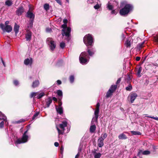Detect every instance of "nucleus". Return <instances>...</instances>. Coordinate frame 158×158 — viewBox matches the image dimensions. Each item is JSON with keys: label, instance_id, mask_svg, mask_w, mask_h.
<instances>
[{"label": "nucleus", "instance_id": "obj_41", "mask_svg": "<svg viewBox=\"0 0 158 158\" xmlns=\"http://www.w3.org/2000/svg\"><path fill=\"white\" fill-rule=\"evenodd\" d=\"M65 46V43L64 42H62L60 44V47L61 48L63 49Z\"/></svg>", "mask_w": 158, "mask_h": 158}, {"label": "nucleus", "instance_id": "obj_61", "mask_svg": "<svg viewBox=\"0 0 158 158\" xmlns=\"http://www.w3.org/2000/svg\"><path fill=\"white\" fill-rule=\"evenodd\" d=\"M54 145L56 147L58 146L59 144V143L57 142H56L54 143Z\"/></svg>", "mask_w": 158, "mask_h": 158}, {"label": "nucleus", "instance_id": "obj_43", "mask_svg": "<svg viewBox=\"0 0 158 158\" xmlns=\"http://www.w3.org/2000/svg\"><path fill=\"white\" fill-rule=\"evenodd\" d=\"M13 83L14 85L16 86H18L19 84V81L17 80H14Z\"/></svg>", "mask_w": 158, "mask_h": 158}, {"label": "nucleus", "instance_id": "obj_1", "mask_svg": "<svg viewBox=\"0 0 158 158\" xmlns=\"http://www.w3.org/2000/svg\"><path fill=\"white\" fill-rule=\"evenodd\" d=\"M93 46L87 47V52H82L79 57L80 62L82 64H86L89 61L90 56H92L96 51L95 48L93 47Z\"/></svg>", "mask_w": 158, "mask_h": 158}, {"label": "nucleus", "instance_id": "obj_3", "mask_svg": "<svg viewBox=\"0 0 158 158\" xmlns=\"http://www.w3.org/2000/svg\"><path fill=\"white\" fill-rule=\"evenodd\" d=\"M68 124L66 120L63 121L62 123L60 124L59 126H56V128L58 131L59 135L63 134L64 132L68 133L70 131L69 128H67V130L65 128L67 127Z\"/></svg>", "mask_w": 158, "mask_h": 158}, {"label": "nucleus", "instance_id": "obj_23", "mask_svg": "<svg viewBox=\"0 0 158 158\" xmlns=\"http://www.w3.org/2000/svg\"><path fill=\"white\" fill-rule=\"evenodd\" d=\"M19 27L15 23L14 28V30L16 35H17L19 32Z\"/></svg>", "mask_w": 158, "mask_h": 158}, {"label": "nucleus", "instance_id": "obj_30", "mask_svg": "<svg viewBox=\"0 0 158 158\" xmlns=\"http://www.w3.org/2000/svg\"><path fill=\"white\" fill-rule=\"evenodd\" d=\"M69 80L70 82L71 83H73L74 81V76L73 75L70 76L69 77Z\"/></svg>", "mask_w": 158, "mask_h": 158}, {"label": "nucleus", "instance_id": "obj_29", "mask_svg": "<svg viewBox=\"0 0 158 158\" xmlns=\"http://www.w3.org/2000/svg\"><path fill=\"white\" fill-rule=\"evenodd\" d=\"M113 93V92L111 91V90L109 89L106 93V97L109 98L112 95Z\"/></svg>", "mask_w": 158, "mask_h": 158}, {"label": "nucleus", "instance_id": "obj_7", "mask_svg": "<svg viewBox=\"0 0 158 158\" xmlns=\"http://www.w3.org/2000/svg\"><path fill=\"white\" fill-rule=\"evenodd\" d=\"M47 43L49 45L50 49L53 51L54 50L56 47V44L52 39L51 38H48L47 39Z\"/></svg>", "mask_w": 158, "mask_h": 158}, {"label": "nucleus", "instance_id": "obj_12", "mask_svg": "<svg viewBox=\"0 0 158 158\" xmlns=\"http://www.w3.org/2000/svg\"><path fill=\"white\" fill-rule=\"evenodd\" d=\"M104 140L102 137H99L98 140V146L100 148H102L104 145Z\"/></svg>", "mask_w": 158, "mask_h": 158}, {"label": "nucleus", "instance_id": "obj_4", "mask_svg": "<svg viewBox=\"0 0 158 158\" xmlns=\"http://www.w3.org/2000/svg\"><path fill=\"white\" fill-rule=\"evenodd\" d=\"M133 9V5L131 4H126L124 7L119 11V13L122 16L127 15L128 13L132 11Z\"/></svg>", "mask_w": 158, "mask_h": 158}, {"label": "nucleus", "instance_id": "obj_57", "mask_svg": "<svg viewBox=\"0 0 158 158\" xmlns=\"http://www.w3.org/2000/svg\"><path fill=\"white\" fill-rule=\"evenodd\" d=\"M58 85H60L61 84V82L60 80H58L56 81Z\"/></svg>", "mask_w": 158, "mask_h": 158}, {"label": "nucleus", "instance_id": "obj_48", "mask_svg": "<svg viewBox=\"0 0 158 158\" xmlns=\"http://www.w3.org/2000/svg\"><path fill=\"white\" fill-rule=\"evenodd\" d=\"M94 8L95 9H98L100 8V6L98 4H97L94 6Z\"/></svg>", "mask_w": 158, "mask_h": 158}, {"label": "nucleus", "instance_id": "obj_63", "mask_svg": "<svg viewBox=\"0 0 158 158\" xmlns=\"http://www.w3.org/2000/svg\"><path fill=\"white\" fill-rule=\"evenodd\" d=\"M140 59V58L139 56H137L136 58V60L137 61L139 60Z\"/></svg>", "mask_w": 158, "mask_h": 158}, {"label": "nucleus", "instance_id": "obj_32", "mask_svg": "<svg viewBox=\"0 0 158 158\" xmlns=\"http://www.w3.org/2000/svg\"><path fill=\"white\" fill-rule=\"evenodd\" d=\"M98 119V118H96L95 117H93L91 121V124H95V123H97V122Z\"/></svg>", "mask_w": 158, "mask_h": 158}, {"label": "nucleus", "instance_id": "obj_45", "mask_svg": "<svg viewBox=\"0 0 158 158\" xmlns=\"http://www.w3.org/2000/svg\"><path fill=\"white\" fill-rule=\"evenodd\" d=\"M4 121H2L1 123H0V128H2L3 127L4 125Z\"/></svg>", "mask_w": 158, "mask_h": 158}, {"label": "nucleus", "instance_id": "obj_28", "mask_svg": "<svg viewBox=\"0 0 158 158\" xmlns=\"http://www.w3.org/2000/svg\"><path fill=\"white\" fill-rule=\"evenodd\" d=\"M142 70V68L141 67H139L138 68V69L137 70V74L138 77L141 76L140 73Z\"/></svg>", "mask_w": 158, "mask_h": 158}, {"label": "nucleus", "instance_id": "obj_49", "mask_svg": "<svg viewBox=\"0 0 158 158\" xmlns=\"http://www.w3.org/2000/svg\"><path fill=\"white\" fill-rule=\"evenodd\" d=\"M147 117L153 118L155 120L158 121V117H155L151 116H146Z\"/></svg>", "mask_w": 158, "mask_h": 158}, {"label": "nucleus", "instance_id": "obj_54", "mask_svg": "<svg viewBox=\"0 0 158 158\" xmlns=\"http://www.w3.org/2000/svg\"><path fill=\"white\" fill-rule=\"evenodd\" d=\"M52 31L51 28H47L46 29V31L47 32H50Z\"/></svg>", "mask_w": 158, "mask_h": 158}, {"label": "nucleus", "instance_id": "obj_11", "mask_svg": "<svg viewBox=\"0 0 158 158\" xmlns=\"http://www.w3.org/2000/svg\"><path fill=\"white\" fill-rule=\"evenodd\" d=\"M26 16L30 18V19L34 20L35 18V15L32 12L29 10L27 13Z\"/></svg>", "mask_w": 158, "mask_h": 158}, {"label": "nucleus", "instance_id": "obj_31", "mask_svg": "<svg viewBox=\"0 0 158 158\" xmlns=\"http://www.w3.org/2000/svg\"><path fill=\"white\" fill-rule=\"evenodd\" d=\"M117 87L116 85H112L109 89L113 92L116 90Z\"/></svg>", "mask_w": 158, "mask_h": 158}, {"label": "nucleus", "instance_id": "obj_38", "mask_svg": "<svg viewBox=\"0 0 158 158\" xmlns=\"http://www.w3.org/2000/svg\"><path fill=\"white\" fill-rule=\"evenodd\" d=\"M37 94V92H32L30 95V97L32 98L33 97L36 96Z\"/></svg>", "mask_w": 158, "mask_h": 158}, {"label": "nucleus", "instance_id": "obj_9", "mask_svg": "<svg viewBox=\"0 0 158 158\" xmlns=\"http://www.w3.org/2000/svg\"><path fill=\"white\" fill-rule=\"evenodd\" d=\"M33 62V60L31 58H27L25 59L24 61V64L26 65H31L32 64Z\"/></svg>", "mask_w": 158, "mask_h": 158}, {"label": "nucleus", "instance_id": "obj_36", "mask_svg": "<svg viewBox=\"0 0 158 158\" xmlns=\"http://www.w3.org/2000/svg\"><path fill=\"white\" fill-rule=\"evenodd\" d=\"M107 7L109 10H111L113 9V6L110 5V4L109 2L107 4Z\"/></svg>", "mask_w": 158, "mask_h": 158}, {"label": "nucleus", "instance_id": "obj_2", "mask_svg": "<svg viewBox=\"0 0 158 158\" xmlns=\"http://www.w3.org/2000/svg\"><path fill=\"white\" fill-rule=\"evenodd\" d=\"M29 137L28 135V130H27L24 133L21 139H18L16 141H15V145L17 146V145L19 144L27 142L28 140ZM12 138L14 141H15L17 139V137H15V135H12Z\"/></svg>", "mask_w": 158, "mask_h": 158}, {"label": "nucleus", "instance_id": "obj_64", "mask_svg": "<svg viewBox=\"0 0 158 158\" xmlns=\"http://www.w3.org/2000/svg\"><path fill=\"white\" fill-rule=\"evenodd\" d=\"M122 39L123 40H124L125 38L126 37L125 35L123 34L122 35Z\"/></svg>", "mask_w": 158, "mask_h": 158}, {"label": "nucleus", "instance_id": "obj_20", "mask_svg": "<svg viewBox=\"0 0 158 158\" xmlns=\"http://www.w3.org/2000/svg\"><path fill=\"white\" fill-rule=\"evenodd\" d=\"M96 127L95 124H92L89 128V131L90 133H94L96 130Z\"/></svg>", "mask_w": 158, "mask_h": 158}, {"label": "nucleus", "instance_id": "obj_5", "mask_svg": "<svg viewBox=\"0 0 158 158\" xmlns=\"http://www.w3.org/2000/svg\"><path fill=\"white\" fill-rule=\"evenodd\" d=\"M83 41L87 46H93L94 40L92 35L88 34L85 36L83 39Z\"/></svg>", "mask_w": 158, "mask_h": 158}, {"label": "nucleus", "instance_id": "obj_50", "mask_svg": "<svg viewBox=\"0 0 158 158\" xmlns=\"http://www.w3.org/2000/svg\"><path fill=\"white\" fill-rule=\"evenodd\" d=\"M107 135L106 133H105L103 134V137H101L102 139H103L104 140V139H106L107 137Z\"/></svg>", "mask_w": 158, "mask_h": 158}, {"label": "nucleus", "instance_id": "obj_34", "mask_svg": "<svg viewBox=\"0 0 158 158\" xmlns=\"http://www.w3.org/2000/svg\"><path fill=\"white\" fill-rule=\"evenodd\" d=\"M39 112H36L33 115L32 118V120H34L37 118V116L39 114Z\"/></svg>", "mask_w": 158, "mask_h": 158}, {"label": "nucleus", "instance_id": "obj_17", "mask_svg": "<svg viewBox=\"0 0 158 158\" xmlns=\"http://www.w3.org/2000/svg\"><path fill=\"white\" fill-rule=\"evenodd\" d=\"M52 102V99L51 97H48L46 101V107H48Z\"/></svg>", "mask_w": 158, "mask_h": 158}, {"label": "nucleus", "instance_id": "obj_37", "mask_svg": "<svg viewBox=\"0 0 158 158\" xmlns=\"http://www.w3.org/2000/svg\"><path fill=\"white\" fill-rule=\"evenodd\" d=\"M49 5L48 4L46 3L44 5V9L46 11H48L49 9Z\"/></svg>", "mask_w": 158, "mask_h": 158}, {"label": "nucleus", "instance_id": "obj_8", "mask_svg": "<svg viewBox=\"0 0 158 158\" xmlns=\"http://www.w3.org/2000/svg\"><path fill=\"white\" fill-rule=\"evenodd\" d=\"M0 27L3 31H5L8 33L10 32L12 30V27L11 26L7 25L5 26L2 23L0 24Z\"/></svg>", "mask_w": 158, "mask_h": 158}, {"label": "nucleus", "instance_id": "obj_33", "mask_svg": "<svg viewBox=\"0 0 158 158\" xmlns=\"http://www.w3.org/2000/svg\"><path fill=\"white\" fill-rule=\"evenodd\" d=\"M131 132L133 135H141V133L139 131H131Z\"/></svg>", "mask_w": 158, "mask_h": 158}, {"label": "nucleus", "instance_id": "obj_59", "mask_svg": "<svg viewBox=\"0 0 158 158\" xmlns=\"http://www.w3.org/2000/svg\"><path fill=\"white\" fill-rule=\"evenodd\" d=\"M121 81V79L120 78L118 79L116 82V84H118Z\"/></svg>", "mask_w": 158, "mask_h": 158}, {"label": "nucleus", "instance_id": "obj_10", "mask_svg": "<svg viewBox=\"0 0 158 158\" xmlns=\"http://www.w3.org/2000/svg\"><path fill=\"white\" fill-rule=\"evenodd\" d=\"M132 41L131 39L130 38H127L125 43V45L127 48H129L131 46Z\"/></svg>", "mask_w": 158, "mask_h": 158}, {"label": "nucleus", "instance_id": "obj_19", "mask_svg": "<svg viewBox=\"0 0 158 158\" xmlns=\"http://www.w3.org/2000/svg\"><path fill=\"white\" fill-rule=\"evenodd\" d=\"M1 120L2 121H6V123L7 122L6 117L3 114L2 112H0V121ZM6 125L8 124L6 123Z\"/></svg>", "mask_w": 158, "mask_h": 158}, {"label": "nucleus", "instance_id": "obj_46", "mask_svg": "<svg viewBox=\"0 0 158 158\" xmlns=\"http://www.w3.org/2000/svg\"><path fill=\"white\" fill-rule=\"evenodd\" d=\"M61 99H59L58 102V106H57L58 107H62V102L61 101Z\"/></svg>", "mask_w": 158, "mask_h": 158}, {"label": "nucleus", "instance_id": "obj_55", "mask_svg": "<svg viewBox=\"0 0 158 158\" xmlns=\"http://www.w3.org/2000/svg\"><path fill=\"white\" fill-rule=\"evenodd\" d=\"M33 19H30V22L29 23L30 25L32 26L33 25Z\"/></svg>", "mask_w": 158, "mask_h": 158}, {"label": "nucleus", "instance_id": "obj_14", "mask_svg": "<svg viewBox=\"0 0 158 158\" xmlns=\"http://www.w3.org/2000/svg\"><path fill=\"white\" fill-rule=\"evenodd\" d=\"M23 11L24 9L23 7L22 6H20L16 10V14L18 15L19 16L21 15L22 13L23 12Z\"/></svg>", "mask_w": 158, "mask_h": 158}, {"label": "nucleus", "instance_id": "obj_6", "mask_svg": "<svg viewBox=\"0 0 158 158\" xmlns=\"http://www.w3.org/2000/svg\"><path fill=\"white\" fill-rule=\"evenodd\" d=\"M66 27V24H64L62 25V27L63 28L62 30V34L63 36H65L67 37L68 40L71 31V29L69 27Z\"/></svg>", "mask_w": 158, "mask_h": 158}, {"label": "nucleus", "instance_id": "obj_40", "mask_svg": "<svg viewBox=\"0 0 158 158\" xmlns=\"http://www.w3.org/2000/svg\"><path fill=\"white\" fill-rule=\"evenodd\" d=\"M150 153V152L148 150H145L143 151V155H148Z\"/></svg>", "mask_w": 158, "mask_h": 158}, {"label": "nucleus", "instance_id": "obj_44", "mask_svg": "<svg viewBox=\"0 0 158 158\" xmlns=\"http://www.w3.org/2000/svg\"><path fill=\"white\" fill-rule=\"evenodd\" d=\"M96 0H88L87 2L89 3L93 4L96 3Z\"/></svg>", "mask_w": 158, "mask_h": 158}, {"label": "nucleus", "instance_id": "obj_53", "mask_svg": "<svg viewBox=\"0 0 158 158\" xmlns=\"http://www.w3.org/2000/svg\"><path fill=\"white\" fill-rule=\"evenodd\" d=\"M99 106L100 104L99 103H98L96 105V109L99 110Z\"/></svg>", "mask_w": 158, "mask_h": 158}, {"label": "nucleus", "instance_id": "obj_60", "mask_svg": "<svg viewBox=\"0 0 158 158\" xmlns=\"http://www.w3.org/2000/svg\"><path fill=\"white\" fill-rule=\"evenodd\" d=\"M81 147L80 146L78 148V152L79 153L81 151Z\"/></svg>", "mask_w": 158, "mask_h": 158}, {"label": "nucleus", "instance_id": "obj_35", "mask_svg": "<svg viewBox=\"0 0 158 158\" xmlns=\"http://www.w3.org/2000/svg\"><path fill=\"white\" fill-rule=\"evenodd\" d=\"M99 110L96 109V110L94 111V114L95 115V117L96 118H98L99 115Z\"/></svg>", "mask_w": 158, "mask_h": 158}, {"label": "nucleus", "instance_id": "obj_26", "mask_svg": "<svg viewBox=\"0 0 158 158\" xmlns=\"http://www.w3.org/2000/svg\"><path fill=\"white\" fill-rule=\"evenodd\" d=\"M144 41L139 44L137 46V48L138 50H140L143 46Z\"/></svg>", "mask_w": 158, "mask_h": 158}, {"label": "nucleus", "instance_id": "obj_15", "mask_svg": "<svg viewBox=\"0 0 158 158\" xmlns=\"http://www.w3.org/2000/svg\"><path fill=\"white\" fill-rule=\"evenodd\" d=\"M138 96L137 94L135 93H132L131 95L130 101L131 103H133L135 99Z\"/></svg>", "mask_w": 158, "mask_h": 158}, {"label": "nucleus", "instance_id": "obj_62", "mask_svg": "<svg viewBox=\"0 0 158 158\" xmlns=\"http://www.w3.org/2000/svg\"><path fill=\"white\" fill-rule=\"evenodd\" d=\"M63 22L64 24H66L67 23V20L66 19H64L63 20Z\"/></svg>", "mask_w": 158, "mask_h": 158}, {"label": "nucleus", "instance_id": "obj_39", "mask_svg": "<svg viewBox=\"0 0 158 158\" xmlns=\"http://www.w3.org/2000/svg\"><path fill=\"white\" fill-rule=\"evenodd\" d=\"M143 151L141 150H139L137 154V156H138L140 157L141 155H143Z\"/></svg>", "mask_w": 158, "mask_h": 158}, {"label": "nucleus", "instance_id": "obj_47", "mask_svg": "<svg viewBox=\"0 0 158 158\" xmlns=\"http://www.w3.org/2000/svg\"><path fill=\"white\" fill-rule=\"evenodd\" d=\"M111 10L112 11L111 12V14L114 15H115L117 14V12L115 10L112 9Z\"/></svg>", "mask_w": 158, "mask_h": 158}, {"label": "nucleus", "instance_id": "obj_18", "mask_svg": "<svg viewBox=\"0 0 158 158\" xmlns=\"http://www.w3.org/2000/svg\"><path fill=\"white\" fill-rule=\"evenodd\" d=\"M32 32L31 31H28L26 34L25 38L27 41H30L31 38Z\"/></svg>", "mask_w": 158, "mask_h": 158}, {"label": "nucleus", "instance_id": "obj_21", "mask_svg": "<svg viewBox=\"0 0 158 158\" xmlns=\"http://www.w3.org/2000/svg\"><path fill=\"white\" fill-rule=\"evenodd\" d=\"M40 84L38 80H35L32 83V87L33 88H35L38 86Z\"/></svg>", "mask_w": 158, "mask_h": 158}, {"label": "nucleus", "instance_id": "obj_25", "mask_svg": "<svg viewBox=\"0 0 158 158\" xmlns=\"http://www.w3.org/2000/svg\"><path fill=\"white\" fill-rule=\"evenodd\" d=\"M44 95L45 94L43 92L41 93H39L37 92V95L36 98L38 99H40L41 98H42L43 96H44Z\"/></svg>", "mask_w": 158, "mask_h": 158}, {"label": "nucleus", "instance_id": "obj_42", "mask_svg": "<svg viewBox=\"0 0 158 158\" xmlns=\"http://www.w3.org/2000/svg\"><path fill=\"white\" fill-rule=\"evenodd\" d=\"M132 89V86L131 85H129L128 86L126 87V89L128 91H131Z\"/></svg>", "mask_w": 158, "mask_h": 158}, {"label": "nucleus", "instance_id": "obj_22", "mask_svg": "<svg viewBox=\"0 0 158 158\" xmlns=\"http://www.w3.org/2000/svg\"><path fill=\"white\" fill-rule=\"evenodd\" d=\"M118 138L120 139H127V137L126 135L123 133L119 135L118 136Z\"/></svg>", "mask_w": 158, "mask_h": 158}, {"label": "nucleus", "instance_id": "obj_24", "mask_svg": "<svg viewBox=\"0 0 158 158\" xmlns=\"http://www.w3.org/2000/svg\"><path fill=\"white\" fill-rule=\"evenodd\" d=\"M56 93L60 97L59 98V99H62L63 96V93L62 91L60 90H57Z\"/></svg>", "mask_w": 158, "mask_h": 158}, {"label": "nucleus", "instance_id": "obj_51", "mask_svg": "<svg viewBox=\"0 0 158 158\" xmlns=\"http://www.w3.org/2000/svg\"><path fill=\"white\" fill-rule=\"evenodd\" d=\"M60 153L61 154H62L63 153V150H64V148L63 147V146H61L60 148Z\"/></svg>", "mask_w": 158, "mask_h": 158}, {"label": "nucleus", "instance_id": "obj_13", "mask_svg": "<svg viewBox=\"0 0 158 158\" xmlns=\"http://www.w3.org/2000/svg\"><path fill=\"white\" fill-rule=\"evenodd\" d=\"M56 109L57 114L61 115L63 114V109L62 107H58L56 106Z\"/></svg>", "mask_w": 158, "mask_h": 158}, {"label": "nucleus", "instance_id": "obj_56", "mask_svg": "<svg viewBox=\"0 0 158 158\" xmlns=\"http://www.w3.org/2000/svg\"><path fill=\"white\" fill-rule=\"evenodd\" d=\"M25 120L24 119H20V120L18 121L17 122V123H20L23 122H24Z\"/></svg>", "mask_w": 158, "mask_h": 158}, {"label": "nucleus", "instance_id": "obj_16", "mask_svg": "<svg viewBox=\"0 0 158 158\" xmlns=\"http://www.w3.org/2000/svg\"><path fill=\"white\" fill-rule=\"evenodd\" d=\"M96 151L97 150L95 149L92 151V153L94 156V158H100L101 156V154L100 153L97 152Z\"/></svg>", "mask_w": 158, "mask_h": 158}, {"label": "nucleus", "instance_id": "obj_52", "mask_svg": "<svg viewBox=\"0 0 158 158\" xmlns=\"http://www.w3.org/2000/svg\"><path fill=\"white\" fill-rule=\"evenodd\" d=\"M56 2L58 3L59 5H62V3L60 0H55Z\"/></svg>", "mask_w": 158, "mask_h": 158}, {"label": "nucleus", "instance_id": "obj_27", "mask_svg": "<svg viewBox=\"0 0 158 158\" xmlns=\"http://www.w3.org/2000/svg\"><path fill=\"white\" fill-rule=\"evenodd\" d=\"M5 4L6 5L8 6H10L12 5L13 3L11 0H7L6 1Z\"/></svg>", "mask_w": 158, "mask_h": 158}, {"label": "nucleus", "instance_id": "obj_58", "mask_svg": "<svg viewBox=\"0 0 158 158\" xmlns=\"http://www.w3.org/2000/svg\"><path fill=\"white\" fill-rule=\"evenodd\" d=\"M1 60L2 63L3 65H4V67H5L6 66V64H5V63L4 61L3 60V59H2V58H1Z\"/></svg>", "mask_w": 158, "mask_h": 158}]
</instances>
